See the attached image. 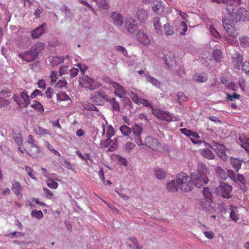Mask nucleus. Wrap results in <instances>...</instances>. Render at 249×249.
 <instances>
[{"label":"nucleus","mask_w":249,"mask_h":249,"mask_svg":"<svg viewBox=\"0 0 249 249\" xmlns=\"http://www.w3.org/2000/svg\"><path fill=\"white\" fill-rule=\"evenodd\" d=\"M235 18L227 19L223 18L222 22L224 29L228 36H223V39L229 44H233L234 39L238 36V33L235 29V25L238 21L249 20V11L246 9L240 7L236 12Z\"/></svg>","instance_id":"1"},{"label":"nucleus","mask_w":249,"mask_h":249,"mask_svg":"<svg viewBox=\"0 0 249 249\" xmlns=\"http://www.w3.org/2000/svg\"><path fill=\"white\" fill-rule=\"evenodd\" d=\"M176 179L179 189L184 192L191 191L194 185L199 188L202 186V182L196 173H192L189 176L186 173H180L177 176Z\"/></svg>","instance_id":"2"},{"label":"nucleus","mask_w":249,"mask_h":249,"mask_svg":"<svg viewBox=\"0 0 249 249\" xmlns=\"http://www.w3.org/2000/svg\"><path fill=\"white\" fill-rule=\"evenodd\" d=\"M205 146H209L210 148L214 149L217 155L222 160H226L228 159V156L225 152V146L222 144L218 143L215 142H213L212 145L209 144L206 142H201Z\"/></svg>","instance_id":"3"},{"label":"nucleus","mask_w":249,"mask_h":249,"mask_svg":"<svg viewBox=\"0 0 249 249\" xmlns=\"http://www.w3.org/2000/svg\"><path fill=\"white\" fill-rule=\"evenodd\" d=\"M79 84L81 87L93 90L98 88V83L88 75H84L79 79Z\"/></svg>","instance_id":"4"},{"label":"nucleus","mask_w":249,"mask_h":249,"mask_svg":"<svg viewBox=\"0 0 249 249\" xmlns=\"http://www.w3.org/2000/svg\"><path fill=\"white\" fill-rule=\"evenodd\" d=\"M209 173L208 168L202 163H198L197 172L195 173L198 176L201 182H202V186L209 182V179L207 176Z\"/></svg>","instance_id":"5"},{"label":"nucleus","mask_w":249,"mask_h":249,"mask_svg":"<svg viewBox=\"0 0 249 249\" xmlns=\"http://www.w3.org/2000/svg\"><path fill=\"white\" fill-rule=\"evenodd\" d=\"M232 190L231 186L225 182H221L219 186L216 189V193L219 196L226 198L231 197V193Z\"/></svg>","instance_id":"6"},{"label":"nucleus","mask_w":249,"mask_h":249,"mask_svg":"<svg viewBox=\"0 0 249 249\" xmlns=\"http://www.w3.org/2000/svg\"><path fill=\"white\" fill-rule=\"evenodd\" d=\"M204 199L201 201L202 207L206 210H209L212 208L211 205L212 202V194L208 188H204L203 190Z\"/></svg>","instance_id":"7"},{"label":"nucleus","mask_w":249,"mask_h":249,"mask_svg":"<svg viewBox=\"0 0 249 249\" xmlns=\"http://www.w3.org/2000/svg\"><path fill=\"white\" fill-rule=\"evenodd\" d=\"M142 145H145L154 151L157 150L161 146L159 140L151 136H148L145 138Z\"/></svg>","instance_id":"8"},{"label":"nucleus","mask_w":249,"mask_h":249,"mask_svg":"<svg viewBox=\"0 0 249 249\" xmlns=\"http://www.w3.org/2000/svg\"><path fill=\"white\" fill-rule=\"evenodd\" d=\"M13 100L19 106L22 107H27L30 104L29 96L25 92H22L20 93V96L17 94H14Z\"/></svg>","instance_id":"9"},{"label":"nucleus","mask_w":249,"mask_h":249,"mask_svg":"<svg viewBox=\"0 0 249 249\" xmlns=\"http://www.w3.org/2000/svg\"><path fill=\"white\" fill-rule=\"evenodd\" d=\"M133 131V140L135 143L139 146H142V141L141 139V134L142 131V127L137 124H134L132 127Z\"/></svg>","instance_id":"10"},{"label":"nucleus","mask_w":249,"mask_h":249,"mask_svg":"<svg viewBox=\"0 0 249 249\" xmlns=\"http://www.w3.org/2000/svg\"><path fill=\"white\" fill-rule=\"evenodd\" d=\"M152 113L158 119L166 121H171L173 119L171 114L167 112L163 111L159 109L152 108Z\"/></svg>","instance_id":"11"},{"label":"nucleus","mask_w":249,"mask_h":249,"mask_svg":"<svg viewBox=\"0 0 249 249\" xmlns=\"http://www.w3.org/2000/svg\"><path fill=\"white\" fill-rule=\"evenodd\" d=\"M39 53L34 47H32L29 52L25 53L22 58L27 62H31L37 58Z\"/></svg>","instance_id":"12"},{"label":"nucleus","mask_w":249,"mask_h":249,"mask_svg":"<svg viewBox=\"0 0 249 249\" xmlns=\"http://www.w3.org/2000/svg\"><path fill=\"white\" fill-rule=\"evenodd\" d=\"M24 150L31 157L34 158H37L40 153V149L36 145H26Z\"/></svg>","instance_id":"13"},{"label":"nucleus","mask_w":249,"mask_h":249,"mask_svg":"<svg viewBox=\"0 0 249 249\" xmlns=\"http://www.w3.org/2000/svg\"><path fill=\"white\" fill-rule=\"evenodd\" d=\"M109 99L108 96L102 90L98 91L97 94L93 97V101L99 105H102L105 101L107 102Z\"/></svg>","instance_id":"14"},{"label":"nucleus","mask_w":249,"mask_h":249,"mask_svg":"<svg viewBox=\"0 0 249 249\" xmlns=\"http://www.w3.org/2000/svg\"><path fill=\"white\" fill-rule=\"evenodd\" d=\"M125 27L127 31L131 34H133L138 28L136 20L131 17L127 18L125 21Z\"/></svg>","instance_id":"15"},{"label":"nucleus","mask_w":249,"mask_h":249,"mask_svg":"<svg viewBox=\"0 0 249 249\" xmlns=\"http://www.w3.org/2000/svg\"><path fill=\"white\" fill-rule=\"evenodd\" d=\"M111 86L114 89V94L116 96L122 98L126 94V89L123 86L115 82L111 83Z\"/></svg>","instance_id":"16"},{"label":"nucleus","mask_w":249,"mask_h":249,"mask_svg":"<svg viewBox=\"0 0 249 249\" xmlns=\"http://www.w3.org/2000/svg\"><path fill=\"white\" fill-rule=\"evenodd\" d=\"M136 38L139 42L144 45H149L151 42V39L149 36L143 31L141 30L138 31L136 35Z\"/></svg>","instance_id":"17"},{"label":"nucleus","mask_w":249,"mask_h":249,"mask_svg":"<svg viewBox=\"0 0 249 249\" xmlns=\"http://www.w3.org/2000/svg\"><path fill=\"white\" fill-rule=\"evenodd\" d=\"M152 8L155 14L160 15L163 12L164 3L160 0H154Z\"/></svg>","instance_id":"18"},{"label":"nucleus","mask_w":249,"mask_h":249,"mask_svg":"<svg viewBox=\"0 0 249 249\" xmlns=\"http://www.w3.org/2000/svg\"><path fill=\"white\" fill-rule=\"evenodd\" d=\"M113 23L117 26H121L124 22V18L120 13L113 12L111 14Z\"/></svg>","instance_id":"19"},{"label":"nucleus","mask_w":249,"mask_h":249,"mask_svg":"<svg viewBox=\"0 0 249 249\" xmlns=\"http://www.w3.org/2000/svg\"><path fill=\"white\" fill-rule=\"evenodd\" d=\"M11 190L17 196L22 198V194L21 192L23 190V187L19 182L16 180H13L12 182Z\"/></svg>","instance_id":"20"},{"label":"nucleus","mask_w":249,"mask_h":249,"mask_svg":"<svg viewBox=\"0 0 249 249\" xmlns=\"http://www.w3.org/2000/svg\"><path fill=\"white\" fill-rule=\"evenodd\" d=\"M243 57L240 53H237L232 57V63L234 68L237 70L240 69L243 65Z\"/></svg>","instance_id":"21"},{"label":"nucleus","mask_w":249,"mask_h":249,"mask_svg":"<svg viewBox=\"0 0 249 249\" xmlns=\"http://www.w3.org/2000/svg\"><path fill=\"white\" fill-rule=\"evenodd\" d=\"M136 16L141 23H144L147 19L148 14L146 10L140 8L136 12Z\"/></svg>","instance_id":"22"},{"label":"nucleus","mask_w":249,"mask_h":249,"mask_svg":"<svg viewBox=\"0 0 249 249\" xmlns=\"http://www.w3.org/2000/svg\"><path fill=\"white\" fill-rule=\"evenodd\" d=\"M46 24H42L39 27L36 28L31 32V36L34 39L39 38L42 35L45 30Z\"/></svg>","instance_id":"23"},{"label":"nucleus","mask_w":249,"mask_h":249,"mask_svg":"<svg viewBox=\"0 0 249 249\" xmlns=\"http://www.w3.org/2000/svg\"><path fill=\"white\" fill-rule=\"evenodd\" d=\"M178 184L177 180H169L166 183L167 189L171 192H176L179 189Z\"/></svg>","instance_id":"24"},{"label":"nucleus","mask_w":249,"mask_h":249,"mask_svg":"<svg viewBox=\"0 0 249 249\" xmlns=\"http://www.w3.org/2000/svg\"><path fill=\"white\" fill-rule=\"evenodd\" d=\"M57 100L60 101H67V104L71 103V99L69 96L64 92H61L57 93L56 95Z\"/></svg>","instance_id":"25"},{"label":"nucleus","mask_w":249,"mask_h":249,"mask_svg":"<svg viewBox=\"0 0 249 249\" xmlns=\"http://www.w3.org/2000/svg\"><path fill=\"white\" fill-rule=\"evenodd\" d=\"M163 29L166 36H172L175 33V28L169 23L164 24Z\"/></svg>","instance_id":"26"},{"label":"nucleus","mask_w":249,"mask_h":249,"mask_svg":"<svg viewBox=\"0 0 249 249\" xmlns=\"http://www.w3.org/2000/svg\"><path fill=\"white\" fill-rule=\"evenodd\" d=\"M230 161L232 167L234 168L237 172L241 168L242 162H245L244 161L239 160L238 159L234 158H231L230 159Z\"/></svg>","instance_id":"27"},{"label":"nucleus","mask_w":249,"mask_h":249,"mask_svg":"<svg viewBox=\"0 0 249 249\" xmlns=\"http://www.w3.org/2000/svg\"><path fill=\"white\" fill-rule=\"evenodd\" d=\"M207 79V75L204 73H196L193 76L194 80L197 82H204Z\"/></svg>","instance_id":"28"},{"label":"nucleus","mask_w":249,"mask_h":249,"mask_svg":"<svg viewBox=\"0 0 249 249\" xmlns=\"http://www.w3.org/2000/svg\"><path fill=\"white\" fill-rule=\"evenodd\" d=\"M215 173L217 176L222 179L225 180L228 178L227 173L219 166H217L215 168Z\"/></svg>","instance_id":"29"},{"label":"nucleus","mask_w":249,"mask_h":249,"mask_svg":"<svg viewBox=\"0 0 249 249\" xmlns=\"http://www.w3.org/2000/svg\"><path fill=\"white\" fill-rule=\"evenodd\" d=\"M96 2L100 9L107 10L109 8L110 4L107 0H97Z\"/></svg>","instance_id":"30"},{"label":"nucleus","mask_w":249,"mask_h":249,"mask_svg":"<svg viewBox=\"0 0 249 249\" xmlns=\"http://www.w3.org/2000/svg\"><path fill=\"white\" fill-rule=\"evenodd\" d=\"M64 59L61 57L57 56H50L49 57V61L51 65L53 66L57 65L63 62Z\"/></svg>","instance_id":"31"},{"label":"nucleus","mask_w":249,"mask_h":249,"mask_svg":"<svg viewBox=\"0 0 249 249\" xmlns=\"http://www.w3.org/2000/svg\"><path fill=\"white\" fill-rule=\"evenodd\" d=\"M31 107L34 108L36 111L39 113H43L44 111L42 105L37 101H33V103L31 105Z\"/></svg>","instance_id":"32"},{"label":"nucleus","mask_w":249,"mask_h":249,"mask_svg":"<svg viewBox=\"0 0 249 249\" xmlns=\"http://www.w3.org/2000/svg\"><path fill=\"white\" fill-rule=\"evenodd\" d=\"M107 102L111 104L113 111L117 112L120 111V108L119 104L118 102L116 100L115 98H109Z\"/></svg>","instance_id":"33"},{"label":"nucleus","mask_w":249,"mask_h":249,"mask_svg":"<svg viewBox=\"0 0 249 249\" xmlns=\"http://www.w3.org/2000/svg\"><path fill=\"white\" fill-rule=\"evenodd\" d=\"M153 24L154 28L157 31V33H161V26L160 18L156 17L153 19Z\"/></svg>","instance_id":"34"},{"label":"nucleus","mask_w":249,"mask_h":249,"mask_svg":"<svg viewBox=\"0 0 249 249\" xmlns=\"http://www.w3.org/2000/svg\"><path fill=\"white\" fill-rule=\"evenodd\" d=\"M155 175L157 178L161 179L167 175L165 171L161 168H157L155 169Z\"/></svg>","instance_id":"35"},{"label":"nucleus","mask_w":249,"mask_h":249,"mask_svg":"<svg viewBox=\"0 0 249 249\" xmlns=\"http://www.w3.org/2000/svg\"><path fill=\"white\" fill-rule=\"evenodd\" d=\"M82 107L87 110L90 111H98L97 108L92 104L87 101L83 102L81 103Z\"/></svg>","instance_id":"36"},{"label":"nucleus","mask_w":249,"mask_h":249,"mask_svg":"<svg viewBox=\"0 0 249 249\" xmlns=\"http://www.w3.org/2000/svg\"><path fill=\"white\" fill-rule=\"evenodd\" d=\"M201 154L204 157L208 159L213 160L215 158L214 154L208 149H203L201 152Z\"/></svg>","instance_id":"37"},{"label":"nucleus","mask_w":249,"mask_h":249,"mask_svg":"<svg viewBox=\"0 0 249 249\" xmlns=\"http://www.w3.org/2000/svg\"><path fill=\"white\" fill-rule=\"evenodd\" d=\"M137 98L136 103L138 104L142 105L143 106L146 107H149L152 109L153 108L152 104L147 100L142 98H140L138 97H136Z\"/></svg>","instance_id":"38"},{"label":"nucleus","mask_w":249,"mask_h":249,"mask_svg":"<svg viewBox=\"0 0 249 249\" xmlns=\"http://www.w3.org/2000/svg\"><path fill=\"white\" fill-rule=\"evenodd\" d=\"M234 4H235L233 3L232 2H231V3L228 4L226 6V10L230 16L229 17V19H231L234 18Z\"/></svg>","instance_id":"39"},{"label":"nucleus","mask_w":249,"mask_h":249,"mask_svg":"<svg viewBox=\"0 0 249 249\" xmlns=\"http://www.w3.org/2000/svg\"><path fill=\"white\" fill-rule=\"evenodd\" d=\"M145 76L146 78L147 81L149 82L152 85L156 86V87H159L160 85V82L159 80H158L157 79L154 78L153 77L151 76L150 75L148 74H145Z\"/></svg>","instance_id":"40"},{"label":"nucleus","mask_w":249,"mask_h":249,"mask_svg":"<svg viewBox=\"0 0 249 249\" xmlns=\"http://www.w3.org/2000/svg\"><path fill=\"white\" fill-rule=\"evenodd\" d=\"M239 140L241 143V146L246 150L249 148V138L245 137H240Z\"/></svg>","instance_id":"41"},{"label":"nucleus","mask_w":249,"mask_h":249,"mask_svg":"<svg viewBox=\"0 0 249 249\" xmlns=\"http://www.w3.org/2000/svg\"><path fill=\"white\" fill-rule=\"evenodd\" d=\"M213 56L217 62H221L222 58V53L220 50L215 49L213 51Z\"/></svg>","instance_id":"42"},{"label":"nucleus","mask_w":249,"mask_h":249,"mask_svg":"<svg viewBox=\"0 0 249 249\" xmlns=\"http://www.w3.org/2000/svg\"><path fill=\"white\" fill-rule=\"evenodd\" d=\"M121 133L126 136H128L132 132V129L125 124H124L120 128Z\"/></svg>","instance_id":"43"},{"label":"nucleus","mask_w":249,"mask_h":249,"mask_svg":"<svg viewBox=\"0 0 249 249\" xmlns=\"http://www.w3.org/2000/svg\"><path fill=\"white\" fill-rule=\"evenodd\" d=\"M164 60L165 63L168 66H171L174 64L175 63V57L173 55H169L168 54H166L164 56Z\"/></svg>","instance_id":"44"},{"label":"nucleus","mask_w":249,"mask_h":249,"mask_svg":"<svg viewBox=\"0 0 249 249\" xmlns=\"http://www.w3.org/2000/svg\"><path fill=\"white\" fill-rule=\"evenodd\" d=\"M240 45L243 48L249 47V37L247 36H241L239 38Z\"/></svg>","instance_id":"45"},{"label":"nucleus","mask_w":249,"mask_h":249,"mask_svg":"<svg viewBox=\"0 0 249 249\" xmlns=\"http://www.w3.org/2000/svg\"><path fill=\"white\" fill-rule=\"evenodd\" d=\"M67 84L68 82L65 79H61L55 84V88L57 89H62L66 88Z\"/></svg>","instance_id":"46"},{"label":"nucleus","mask_w":249,"mask_h":249,"mask_svg":"<svg viewBox=\"0 0 249 249\" xmlns=\"http://www.w3.org/2000/svg\"><path fill=\"white\" fill-rule=\"evenodd\" d=\"M177 99L178 102L181 105L182 102L187 101L188 97L183 92H178L177 94Z\"/></svg>","instance_id":"47"},{"label":"nucleus","mask_w":249,"mask_h":249,"mask_svg":"<svg viewBox=\"0 0 249 249\" xmlns=\"http://www.w3.org/2000/svg\"><path fill=\"white\" fill-rule=\"evenodd\" d=\"M46 183L49 187L53 189H56L58 186V184L51 178L47 179Z\"/></svg>","instance_id":"48"},{"label":"nucleus","mask_w":249,"mask_h":249,"mask_svg":"<svg viewBox=\"0 0 249 249\" xmlns=\"http://www.w3.org/2000/svg\"><path fill=\"white\" fill-rule=\"evenodd\" d=\"M231 208V212L230 213L231 218L234 221H236L239 219V217L237 214V210L235 208H232V206H230Z\"/></svg>","instance_id":"49"},{"label":"nucleus","mask_w":249,"mask_h":249,"mask_svg":"<svg viewBox=\"0 0 249 249\" xmlns=\"http://www.w3.org/2000/svg\"><path fill=\"white\" fill-rule=\"evenodd\" d=\"M191 138H190L192 142L195 144L197 143H202L201 142H203L202 141H199L198 139L199 138V136L197 133L193 131L191 133Z\"/></svg>","instance_id":"50"},{"label":"nucleus","mask_w":249,"mask_h":249,"mask_svg":"<svg viewBox=\"0 0 249 249\" xmlns=\"http://www.w3.org/2000/svg\"><path fill=\"white\" fill-rule=\"evenodd\" d=\"M50 78L51 80L50 84L51 85H53L57 81V71H52L51 74L50 75Z\"/></svg>","instance_id":"51"},{"label":"nucleus","mask_w":249,"mask_h":249,"mask_svg":"<svg viewBox=\"0 0 249 249\" xmlns=\"http://www.w3.org/2000/svg\"><path fill=\"white\" fill-rule=\"evenodd\" d=\"M116 160L119 164L124 165V166H127V161L125 158L122 157L120 155H117L116 156Z\"/></svg>","instance_id":"52"},{"label":"nucleus","mask_w":249,"mask_h":249,"mask_svg":"<svg viewBox=\"0 0 249 249\" xmlns=\"http://www.w3.org/2000/svg\"><path fill=\"white\" fill-rule=\"evenodd\" d=\"M31 215L35 217L37 219H40L43 217V213L41 211H37L36 210H33L31 213Z\"/></svg>","instance_id":"53"},{"label":"nucleus","mask_w":249,"mask_h":249,"mask_svg":"<svg viewBox=\"0 0 249 249\" xmlns=\"http://www.w3.org/2000/svg\"><path fill=\"white\" fill-rule=\"evenodd\" d=\"M234 182L241 183L242 184H246L247 183V181L245 177L243 175L240 174L237 175Z\"/></svg>","instance_id":"54"},{"label":"nucleus","mask_w":249,"mask_h":249,"mask_svg":"<svg viewBox=\"0 0 249 249\" xmlns=\"http://www.w3.org/2000/svg\"><path fill=\"white\" fill-rule=\"evenodd\" d=\"M115 134V131L114 128L111 125H109L107 127L106 137L107 138V140H109L112 136H113Z\"/></svg>","instance_id":"55"},{"label":"nucleus","mask_w":249,"mask_h":249,"mask_svg":"<svg viewBox=\"0 0 249 249\" xmlns=\"http://www.w3.org/2000/svg\"><path fill=\"white\" fill-rule=\"evenodd\" d=\"M210 31L212 35L215 39H219L221 37L219 33L212 26L210 27Z\"/></svg>","instance_id":"56"},{"label":"nucleus","mask_w":249,"mask_h":249,"mask_svg":"<svg viewBox=\"0 0 249 249\" xmlns=\"http://www.w3.org/2000/svg\"><path fill=\"white\" fill-rule=\"evenodd\" d=\"M35 131L38 135L49 134V131L47 129H44L41 127H37L35 129Z\"/></svg>","instance_id":"57"},{"label":"nucleus","mask_w":249,"mask_h":249,"mask_svg":"<svg viewBox=\"0 0 249 249\" xmlns=\"http://www.w3.org/2000/svg\"><path fill=\"white\" fill-rule=\"evenodd\" d=\"M243 71L249 75V60L245 61L242 65Z\"/></svg>","instance_id":"58"},{"label":"nucleus","mask_w":249,"mask_h":249,"mask_svg":"<svg viewBox=\"0 0 249 249\" xmlns=\"http://www.w3.org/2000/svg\"><path fill=\"white\" fill-rule=\"evenodd\" d=\"M115 49L116 51L121 52L124 56H128L127 51L124 47L117 46L115 47Z\"/></svg>","instance_id":"59"},{"label":"nucleus","mask_w":249,"mask_h":249,"mask_svg":"<svg viewBox=\"0 0 249 249\" xmlns=\"http://www.w3.org/2000/svg\"><path fill=\"white\" fill-rule=\"evenodd\" d=\"M43 190L44 192L46 198L48 199H52L53 196V193L47 188L44 187Z\"/></svg>","instance_id":"60"},{"label":"nucleus","mask_w":249,"mask_h":249,"mask_svg":"<svg viewBox=\"0 0 249 249\" xmlns=\"http://www.w3.org/2000/svg\"><path fill=\"white\" fill-rule=\"evenodd\" d=\"M42 92L39 90V89H35L33 91V92L31 94V98L32 99L35 98L38 96H42Z\"/></svg>","instance_id":"61"},{"label":"nucleus","mask_w":249,"mask_h":249,"mask_svg":"<svg viewBox=\"0 0 249 249\" xmlns=\"http://www.w3.org/2000/svg\"><path fill=\"white\" fill-rule=\"evenodd\" d=\"M227 175L228 177H229L232 180L234 181L237 175H235V173L231 170H228L227 171Z\"/></svg>","instance_id":"62"},{"label":"nucleus","mask_w":249,"mask_h":249,"mask_svg":"<svg viewBox=\"0 0 249 249\" xmlns=\"http://www.w3.org/2000/svg\"><path fill=\"white\" fill-rule=\"evenodd\" d=\"M62 10L64 11L65 14L66 16L70 17L72 16V13L71 9L66 5H64L62 7Z\"/></svg>","instance_id":"63"},{"label":"nucleus","mask_w":249,"mask_h":249,"mask_svg":"<svg viewBox=\"0 0 249 249\" xmlns=\"http://www.w3.org/2000/svg\"><path fill=\"white\" fill-rule=\"evenodd\" d=\"M9 104L8 100L0 97V108H4Z\"/></svg>","instance_id":"64"}]
</instances>
